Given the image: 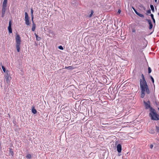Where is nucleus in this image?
Returning a JSON list of instances; mask_svg holds the SVG:
<instances>
[{
    "label": "nucleus",
    "instance_id": "nucleus-3",
    "mask_svg": "<svg viewBox=\"0 0 159 159\" xmlns=\"http://www.w3.org/2000/svg\"><path fill=\"white\" fill-rule=\"evenodd\" d=\"M25 23L27 25H29L30 23L29 20V17L28 15L27 12L25 13Z\"/></svg>",
    "mask_w": 159,
    "mask_h": 159
},
{
    "label": "nucleus",
    "instance_id": "nucleus-37",
    "mask_svg": "<svg viewBox=\"0 0 159 159\" xmlns=\"http://www.w3.org/2000/svg\"><path fill=\"white\" fill-rule=\"evenodd\" d=\"M155 0V1L156 2H157V0Z\"/></svg>",
    "mask_w": 159,
    "mask_h": 159
},
{
    "label": "nucleus",
    "instance_id": "nucleus-2",
    "mask_svg": "<svg viewBox=\"0 0 159 159\" xmlns=\"http://www.w3.org/2000/svg\"><path fill=\"white\" fill-rule=\"evenodd\" d=\"M150 112L149 116L152 120H159V115H158L155 110L152 108H150Z\"/></svg>",
    "mask_w": 159,
    "mask_h": 159
},
{
    "label": "nucleus",
    "instance_id": "nucleus-35",
    "mask_svg": "<svg viewBox=\"0 0 159 159\" xmlns=\"http://www.w3.org/2000/svg\"><path fill=\"white\" fill-rule=\"evenodd\" d=\"M5 14L2 13V17H3L4 16Z\"/></svg>",
    "mask_w": 159,
    "mask_h": 159
},
{
    "label": "nucleus",
    "instance_id": "nucleus-34",
    "mask_svg": "<svg viewBox=\"0 0 159 159\" xmlns=\"http://www.w3.org/2000/svg\"><path fill=\"white\" fill-rule=\"evenodd\" d=\"M135 12L138 15H139L140 13H139V12H138L137 11H135Z\"/></svg>",
    "mask_w": 159,
    "mask_h": 159
},
{
    "label": "nucleus",
    "instance_id": "nucleus-17",
    "mask_svg": "<svg viewBox=\"0 0 159 159\" xmlns=\"http://www.w3.org/2000/svg\"><path fill=\"white\" fill-rule=\"evenodd\" d=\"M151 18H152L153 20V21L154 23H155V20L154 18V17H153V15L152 14H151Z\"/></svg>",
    "mask_w": 159,
    "mask_h": 159
},
{
    "label": "nucleus",
    "instance_id": "nucleus-33",
    "mask_svg": "<svg viewBox=\"0 0 159 159\" xmlns=\"http://www.w3.org/2000/svg\"><path fill=\"white\" fill-rule=\"evenodd\" d=\"M121 12V10L120 9H119L118 11V13L119 14Z\"/></svg>",
    "mask_w": 159,
    "mask_h": 159
},
{
    "label": "nucleus",
    "instance_id": "nucleus-30",
    "mask_svg": "<svg viewBox=\"0 0 159 159\" xmlns=\"http://www.w3.org/2000/svg\"><path fill=\"white\" fill-rule=\"evenodd\" d=\"M31 16H33V10L32 9H31Z\"/></svg>",
    "mask_w": 159,
    "mask_h": 159
},
{
    "label": "nucleus",
    "instance_id": "nucleus-32",
    "mask_svg": "<svg viewBox=\"0 0 159 159\" xmlns=\"http://www.w3.org/2000/svg\"><path fill=\"white\" fill-rule=\"evenodd\" d=\"M33 19H34L33 16H31V20H32V21L33 24V23H34V21H33Z\"/></svg>",
    "mask_w": 159,
    "mask_h": 159
},
{
    "label": "nucleus",
    "instance_id": "nucleus-31",
    "mask_svg": "<svg viewBox=\"0 0 159 159\" xmlns=\"http://www.w3.org/2000/svg\"><path fill=\"white\" fill-rule=\"evenodd\" d=\"M153 147V144H151L150 146V148L151 149H152Z\"/></svg>",
    "mask_w": 159,
    "mask_h": 159
},
{
    "label": "nucleus",
    "instance_id": "nucleus-8",
    "mask_svg": "<svg viewBox=\"0 0 159 159\" xmlns=\"http://www.w3.org/2000/svg\"><path fill=\"white\" fill-rule=\"evenodd\" d=\"M146 20L148 21V23L149 24V29L151 30V29L153 26L152 24V22L151 20H150L147 19Z\"/></svg>",
    "mask_w": 159,
    "mask_h": 159
},
{
    "label": "nucleus",
    "instance_id": "nucleus-10",
    "mask_svg": "<svg viewBox=\"0 0 159 159\" xmlns=\"http://www.w3.org/2000/svg\"><path fill=\"white\" fill-rule=\"evenodd\" d=\"M20 44H16V49L18 52H19L20 51Z\"/></svg>",
    "mask_w": 159,
    "mask_h": 159
},
{
    "label": "nucleus",
    "instance_id": "nucleus-18",
    "mask_svg": "<svg viewBox=\"0 0 159 159\" xmlns=\"http://www.w3.org/2000/svg\"><path fill=\"white\" fill-rule=\"evenodd\" d=\"M32 112L34 114H35L37 112V111L35 109L33 108L32 109Z\"/></svg>",
    "mask_w": 159,
    "mask_h": 159
},
{
    "label": "nucleus",
    "instance_id": "nucleus-21",
    "mask_svg": "<svg viewBox=\"0 0 159 159\" xmlns=\"http://www.w3.org/2000/svg\"><path fill=\"white\" fill-rule=\"evenodd\" d=\"M35 35L36 36V39L38 41L40 40L41 39V38L40 37H38V36L36 34H35Z\"/></svg>",
    "mask_w": 159,
    "mask_h": 159
},
{
    "label": "nucleus",
    "instance_id": "nucleus-19",
    "mask_svg": "<svg viewBox=\"0 0 159 159\" xmlns=\"http://www.w3.org/2000/svg\"><path fill=\"white\" fill-rule=\"evenodd\" d=\"M93 10H91V13L89 15V18H90L92 17V16L93 15Z\"/></svg>",
    "mask_w": 159,
    "mask_h": 159
},
{
    "label": "nucleus",
    "instance_id": "nucleus-29",
    "mask_svg": "<svg viewBox=\"0 0 159 159\" xmlns=\"http://www.w3.org/2000/svg\"><path fill=\"white\" fill-rule=\"evenodd\" d=\"M150 132L151 134H154V130H151L150 131Z\"/></svg>",
    "mask_w": 159,
    "mask_h": 159
},
{
    "label": "nucleus",
    "instance_id": "nucleus-9",
    "mask_svg": "<svg viewBox=\"0 0 159 159\" xmlns=\"http://www.w3.org/2000/svg\"><path fill=\"white\" fill-rule=\"evenodd\" d=\"M121 146L120 144H118L117 147V149L118 152H120L121 151Z\"/></svg>",
    "mask_w": 159,
    "mask_h": 159
},
{
    "label": "nucleus",
    "instance_id": "nucleus-11",
    "mask_svg": "<svg viewBox=\"0 0 159 159\" xmlns=\"http://www.w3.org/2000/svg\"><path fill=\"white\" fill-rule=\"evenodd\" d=\"M6 7L2 6V13L5 14Z\"/></svg>",
    "mask_w": 159,
    "mask_h": 159
},
{
    "label": "nucleus",
    "instance_id": "nucleus-38",
    "mask_svg": "<svg viewBox=\"0 0 159 159\" xmlns=\"http://www.w3.org/2000/svg\"><path fill=\"white\" fill-rule=\"evenodd\" d=\"M1 142H0V147L1 146Z\"/></svg>",
    "mask_w": 159,
    "mask_h": 159
},
{
    "label": "nucleus",
    "instance_id": "nucleus-5",
    "mask_svg": "<svg viewBox=\"0 0 159 159\" xmlns=\"http://www.w3.org/2000/svg\"><path fill=\"white\" fill-rule=\"evenodd\" d=\"M5 79H6V81L8 84H10V81L11 79V77L8 74H7L5 76Z\"/></svg>",
    "mask_w": 159,
    "mask_h": 159
},
{
    "label": "nucleus",
    "instance_id": "nucleus-14",
    "mask_svg": "<svg viewBox=\"0 0 159 159\" xmlns=\"http://www.w3.org/2000/svg\"><path fill=\"white\" fill-rule=\"evenodd\" d=\"M65 68L66 69H68L69 70H72L74 69L72 66H66Z\"/></svg>",
    "mask_w": 159,
    "mask_h": 159
},
{
    "label": "nucleus",
    "instance_id": "nucleus-25",
    "mask_svg": "<svg viewBox=\"0 0 159 159\" xmlns=\"http://www.w3.org/2000/svg\"><path fill=\"white\" fill-rule=\"evenodd\" d=\"M148 72L149 73H150L151 72V70L150 67L148 68Z\"/></svg>",
    "mask_w": 159,
    "mask_h": 159
},
{
    "label": "nucleus",
    "instance_id": "nucleus-6",
    "mask_svg": "<svg viewBox=\"0 0 159 159\" xmlns=\"http://www.w3.org/2000/svg\"><path fill=\"white\" fill-rule=\"evenodd\" d=\"M144 102L146 109H148L149 108L150 109V108H152L150 107V102L149 101H148L147 102L144 101Z\"/></svg>",
    "mask_w": 159,
    "mask_h": 159
},
{
    "label": "nucleus",
    "instance_id": "nucleus-26",
    "mask_svg": "<svg viewBox=\"0 0 159 159\" xmlns=\"http://www.w3.org/2000/svg\"><path fill=\"white\" fill-rule=\"evenodd\" d=\"M147 13L148 14H150L151 13V11L150 9L148 10L147 11Z\"/></svg>",
    "mask_w": 159,
    "mask_h": 159
},
{
    "label": "nucleus",
    "instance_id": "nucleus-16",
    "mask_svg": "<svg viewBox=\"0 0 159 159\" xmlns=\"http://www.w3.org/2000/svg\"><path fill=\"white\" fill-rule=\"evenodd\" d=\"M150 6L152 10V12H154V7L153 5H150Z\"/></svg>",
    "mask_w": 159,
    "mask_h": 159
},
{
    "label": "nucleus",
    "instance_id": "nucleus-13",
    "mask_svg": "<svg viewBox=\"0 0 159 159\" xmlns=\"http://www.w3.org/2000/svg\"><path fill=\"white\" fill-rule=\"evenodd\" d=\"M35 29V25L34 23H33L32 25V31H34Z\"/></svg>",
    "mask_w": 159,
    "mask_h": 159
},
{
    "label": "nucleus",
    "instance_id": "nucleus-7",
    "mask_svg": "<svg viewBox=\"0 0 159 159\" xmlns=\"http://www.w3.org/2000/svg\"><path fill=\"white\" fill-rule=\"evenodd\" d=\"M11 21H9V26L8 28L9 32L10 33H12V29H11Z\"/></svg>",
    "mask_w": 159,
    "mask_h": 159
},
{
    "label": "nucleus",
    "instance_id": "nucleus-36",
    "mask_svg": "<svg viewBox=\"0 0 159 159\" xmlns=\"http://www.w3.org/2000/svg\"><path fill=\"white\" fill-rule=\"evenodd\" d=\"M132 8L133 9V10H134V11L135 12V11H136L135 10V8L133 7H132Z\"/></svg>",
    "mask_w": 159,
    "mask_h": 159
},
{
    "label": "nucleus",
    "instance_id": "nucleus-15",
    "mask_svg": "<svg viewBox=\"0 0 159 159\" xmlns=\"http://www.w3.org/2000/svg\"><path fill=\"white\" fill-rule=\"evenodd\" d=\"M31 155L30 154H27L26 156V158L28 159H30L31 158Z\"/></svg>",
    "mask_w": 159,
    "mask_h": 159
},
{
    "label": "nucleus",
    "instance_id": "nucleus-24",
    "mask_svg": "<svg viewBox=\"0 0 159 159\" xmlns=\"http://www.w3.org/2000/svg\"><path fill=\"white\" fill-rule=\"evenodd\" d=\"M58 48L59 49H61V50H63V47L61 46H59L58 47Z\"/></svg>",
    "mask_w": 159,
    "mask_h": 159
},
{
    "label": "nucleus",
    "instance_id": "nucleus-39",
    "mask_svg": "<svg viewBox=\"0 0 159 159\" xmlns=\"http://www.w3.org/2000/svg\"><path fill=\"white\" fill-rule=\"evenodd\" d=\"M134 30H133V32H134Z\"/></svg>",
    "mask_w": 159,
    "mask_h": 159
},
{
    "label": "nucleus",
    "instance_id": "nucleus-20",
    "mask_svg": "<svg viewBox=\"0 0 159 159\" xmlns=\"http://www.w3.org/2000/svg\"><path fill=\"white\" fill-rule=\"evenodd\" d=\"M9 153L12 156H13L14 154L13 152L12 151L11 149H10L9 150Z\"/></svg>",
    "mask_w": 159,
    "mask_h": 159
},
{
    "label": "nucleus",
    "instance_id": "nucleus-4",
    "mask_svg": "<svg viewBox=\"0 0 159 159\" xmlns=\"http://www.w3.org/2000/svg\"><path fill=\"white\" fill-rule=\"evenodd\" d=\"M16 44H20V37L19 35L18 34H16Z\"/></svg>",
    "mask_w": 159,
    "mask_h": 159
},
{
    "label": "nucleus",
    "instance_id": "nucleus-22",
    "mask_svg": "<svg viewBox=\"0 0 159 159\" xmlns=\"http://www.w3.org/2000/svg\"><path fill=\"white\" fill-rule=\"evenodd\" d=\"M157 132L159 133V127L156 126Z\"/></svg>",
    "mask_w": 159,
    "mask_h": 159
},
{
    "label": "nucleus",
    "instance_id": "nucleus-12",
    "mask_svg": "<svg viewBox=\"0 0 159 159\" xmlns=\"http://www.w3.org/2000/svg\"><path fill=\"white\" fill-rule=\"evenodd\" d=\"M7 0H4L2 6L7 7Z\"/></svg>",
    "mask_w": 159,
    "mask_h": 159
},
{
    "label": "nucleus",
    "instance_id": "nucleus-28",
    "mask_svg": "<svg viewBox=\"0 0 159 159\" xmlns=\"http://www.w3.org/2000/svg\"><path fill=\"white\" fill-rule=\"evenodd\" d=\"M138 16L141 17H144V16L143 14H139V15H138Z\"/></svg>",
    "mask_w": 159,
    "mask_h": 159
},
{
    "label": "nucleus",
    "instance_id": "nucleus-23",
    "mask_svg": "<svg viewBox=\"0 0 159 159\" xmlns=\"http://www.w3.org/2000/svg\"><path fill=\"white\" fill-rule=\"evenodd\" d=\"M2 67L3 70V71L4 72H5L6 71V69H5V68L3 66H2Z\"/></svg>",
    "mask_w": 159,
    "mask_h": 159
},
{
    "label": "nucleus",
    "instance_id": "nucleus-27",
    "mask_svg": "<svg viewBox=\"0 0 159 159\" xmlns=\"http://www.w3.org/2000/svg\"><path fill=\"white\" fill-rule=\"evenodd\" d=\"M151 79L152 81V82L154 83V80L153 77L152 76H150Z\"/></svg>",
    "mask_w": 159,
    "mask_h": 159
},
{
    "label": "nucleus",
    "instance_id": "nucleus-1",
    "mask_svg": "<svg viewBox=\"0 0 159 159\" xmlns=\"http://www.w3.org/2000/svg\"><path fill=\"white\" fill-rule=\"evenodd\" d=\"M142 79H140L139 81L140 88L141 90V97L143 98L145 95V92L148 94L150 93V91L147 84L145 79L144 76L142 75Z\"/></svg>",
    "mask_w": 159,
    "mask_h": 159
}]
</instances>
